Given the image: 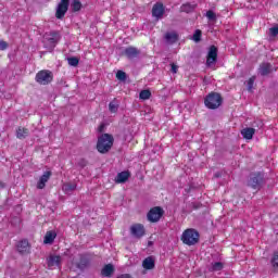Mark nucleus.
<instances>
[{
  "label": "nucleus",
  "mask_w": 278,
  "mask_h": 278,
  "mask_svg": "<svg viewBox=\"0 0 278 278\" xmlns=\"http://www.w3.org/2000/svg\"><path fill=\"white\" fill-rule=\"evenodd\" d=\"M192 10H194V5L192 4H184L181 7V12H186L187 14L192 12Z\"/></svg>",
  "instance_id": "c85d7f7f"
},
{
  "label": "nucleus",
  "mask_w": 278,
  "mask_h": 278,
  "mask_svg": "<svg viewBox=\"0 0 278 278\" xmlns=\"http://www.w3.org/2000/svg\"><path fill=\"white\" fill-rule=\"evenodd\" d=\"M67 64L70 66H79V58H76V56L67 58Z\"/></svg>",
  "instance_id": "393cba45"
},
{
  "label": "nucleus",
  "mask_w": 278,
  "mask_h": 278,
  "mask_svg": "<svg viewBox=\"0 0 278 278\" xmlns=\"http://www.w3.org/2000/svg\"><path fill=\"white\" fill-rule=\"evenodd\" d=\"M193 40H194V42H199L201 40V30L200 29L195 30V33L193 34Z\"/></svg>",
  "instance_id": "473e14b6"
},
{
  "label": "nucleus",
  "mask_w": 278,
  "mask_h": 278,
  "mask_svg": "<svg viewBox=\"0 0 278 278\" xmlns=\"http://www.w3.org/2000/svg\"><path fill=\"white\" fill-rule=\"evenodd\" d=\"M274 71H277V67L270 65V63H262L258 68L260 75L266 77V75H270Z\"/></svg>",
  "instance_id": "9d476101"
},
{
  "label": "nucleus",
  "mask_w": 278,
  "mask_h": 278,
  "mask_svg": "<svg viewBox=\"0 0 278 278\" xmlns=\"http://www.w3.org/2000/svg\"><path fill=\"white\" fill-rule=\"evenodd\" d=\"M116 79H118L119 81H125V79H127V74L123 71H117Z\"/></svg>",
  "instance_id": "cd10ccee"
},
{
  "label": "nucleus",
  "mask_w": 278,
  "mask_h": 278,
  "mask_svg": "<svg viewBox=\"0 0 278 278\" xmlns=\"http://www.w3.org/2000/svg\"><path fill=\"white\" fill-rule=\"evenodd\" d=\"M61 262H62V258L58 255H51L48 257L49 268H58Z\"/></svg>",
  "instance_id": "ddd939ff"
},
{
  "label": "nucleus",
  "mask_w": 278,
  "mask_h": 278,
  "mask_svg": "<svg viewBox=\"0 0 278 278\" xmlns=\"http://www.w3.org/2000/svg\"><path fill=\"white\" fill-rule=\"evenodd\" d=\"M211 110H216V108L217 106H215V105H211V106H208Z\"/></svg>",
  "instance_id": "58836bf2"
},
{
  "label": "nucleus",
  "mask_w": 278,
  "mask_h": 278,
  "mask_svg": "<svg viewBox=\"0 0 278 278\" xmlns=\"http://www.w3.org/2000/svg\"><path fill=\"white\" fill-rule=\"evenodd\" d=\"M223 104V97L219 93L212 92L210 93L205 100L204 105H222Z\"/></svg>",
  "instance_id": "423d86ee"
},
{
  "label": "nucleus",
  "mask_w": 278,
  "mask_h": 278,
  "mask_svg": "<svg viewBox=\"0 0 278 278\" xmlns=\"http://www.w3.org/2000/svg\"><path fill=\"white\" fill-rule=\"evenodd\" d=\"M180 240L187 247H194L199 242V231L194 228H188L182 232Z\"/></svg>",
  "instance_id": "f03ea898"
},
{
  "label": "nucleus",
  "mask_w": 278,
  "mask_h": 278,
  "mask_svg": "<svg viewBox=\"0 0 278 278\" xmlns=\"http://www.w3.org/2000/svg\"><path fill=\"white\" fill-rule=\"evenodd\" d=\"M270 36H278V27L269 28Z\"/></svg>",
  "instance_id": "f704fd0d"
},
{
  "label": "nucleus",
  "mask_w": 278,
  "mask_h": 278,
  "mask_svg": "<svg viewBox=\"0 0 278 278\" xmlns=\"http://www.w3.org/2000/svg\"><path fill=\"white\" fill-rule=\"evenodd\" d=\"M5 49H8V42L0 41V51H5Z\"/></svg>",
  "instance_id": "c9c22d12"
},
{
  "label": "nucleus",
  "mask_w": 278,
  "mask_h": 278,
  "mask_svg": "<svg viewBox=\"0 0 278 278\" xmlns=\"http://www.w3.org/2000/svg\"><path fill=\"white\" fill-rule=\"evenodd\" d=\"M212 270L217 273L218 270H223V263L216 262L212 265Z\"/></svg>",
  "instance_id": "c756f323"
},
{
  "label": "nucleus",
  "mask_w": 278,
  "mask_h": 278,
  "mask_svg": "<svg viewBox=\"0 0 278 278\" xmlns=\"http://www.w3.org/2000/svg\"><path fill=\"white\" fill-rule=\"evenodd\" d=\"M271 266L274 268H278V252L274 253V256L271 258Z\"/></svg>",
  "instance_id": "7c9ffc66"
},
{
  "label": "nucleus",
  "mask_w": 278,
  "mask_h": 278,
  "mask_svg": "<svg viewBox=\"0 0 278 278\" xmlns=\"http://www.w3.org/2000/svg\"><path fill=\"white\" fill-rule=\"evenodd\" d=\"M152 15L155 18H162V16H164V4H162V3L154 4V7L152 9Z\"/></svg>",
  "instance_id": "9b49d317"
},
{
  "label": "nucleus",
  "mask_w": 278,
  "mask_h": 278,
  "mask_svg": "<svg viewBox=\"0 0 278 278\" xmlns=\"http://www.w3.org/2000/svg\"><path fill=\"white\" fill-rule=\"evenodd\" d=\"M125 55L129 59L138 58V55H140V50H137L134 47L126 48Z\"/></svg>",
  "instance_id": "a211bd4d"
},
{
  "label": "nucleus",
  "mask_w": 278,
  "mask_h": 278,
  "mask_svg": "<svg viewBox=\"0 0 278 278\" xmlns=\"http://www.w3.org/2000/svg\"><path fill=\"white\" fill-rule=\"evenodd\" d=\"M255 84V77H251L249 80H248V90H253V85Z\"/></svg>",
  "instance_id": "72a5a7b5"
},
{
  "label": "nucleus",
  "mask_w": 278,
  "mask_h": 278,
  "mask_svg": "<svg viewBox=\"0 0 278 278\" xmlns=\"http://www.w3.org/2000/svg\"><path fill=\"white\" fill-rule=\"evenodd\" d=\"M216 60H218V49L215 46H211L206 59V65L212 66V64H216Z\"/></svg>",
  "instance_id": "6e6552de"
},
{
  "label": "nucleus",
  "mask_w": 278,
  "mask_h": 278,
  "mask_svg": "<svg viewBox=\"0 0 278 278\" xmlns=\"http://www.w3.org/2000/svg\"><path fill=\"white\" fill-rule=\"evenodd\" d=\"M130 233L134 238H142L144 236V226L142 224H134L130 226Z\"/></svg>",
  "instance_id": "1a4fd4ad"
},
{
  "label": "nucleus",
  "mask_w": 278,
  "mask_h": 278,
  "mask_svg": "<svg viewBox=\"0 0 278 278\" xmlns=\"http://www.w3.org/2000/svg\"><path fill=\"white\" fill-rule=\"evenodd\" d=\"M56 237H58V233H55V231L53 230L48 231L43 239L45 244H52L53 240H55Z\"/></svg>",
  "instance_id": "6ab92c4d"
},
{
  "label": "nucleus",
  "mask_w": 278,
  "mask_h": 278,
  "mask_svg": "<svg viewBox=\"0 0 278 278\" xmlns=\"http://www.w3.org/2000/svg\"><path fill=\"white\" fill-rule=\"evenodd\" d=\"M30 249L31 247L27 240H22L17 243V251L22 254L29 253Z\"/></svg>",
  "instance_id": "f8f14e48"
},
{
  "label": "nucleus",
  "mask_w": 278,
  "mask_h": 278,
  "mask_svg": "<svg viewBox=\"0 0 278 278\" xmlns=\"http://www.w3.org/2000/svg\"><path fill=\"white\" fill-rule=\"evenodd\" d=\"M260 176H256L250 179L249 186H251V188H254V190H257V188H260Z\"/></svg>",
  "instance_id": "5701e85b"
},
{
  "label": "nucleus",
  "mask_w": 278,
  "mask_h": 278,
  "mask_svg": "<svg viewBox=\"0 0 278 278\" xmlns=\"http://www.w3.org/2000/svg\"><path fill=\"white\" fill-rule=\"evenodd\" d=\"M142 267L146 270H153V268H155V261L153 260V257L149 256L144 258V261L142 262Z\"/></svg>",
  "instance_id": "2eb2a0df"
},
{
  "label": "nucleus",
  "mask_w": 278,
  "mask_h": 278,
  "mask_svg": "<svg viewBox=\"0 0 278 278\" xmlns=\"http://www.w3.org/2000/svg\"><path fill=\"white\" fill-rule=\"evenodd\" d=\"M206 18H208V21H216V13H214V11H207Z\"/></svg>",
  "instance_id": "2f4dec72"
},
{
  "label": "nucleus",
  "mask_w": 278,
  "mask_h": 278,
  "mask_svg": "<svg viewBox=\"0 0 278 278\" xmlns=\"http://www.w3.org/2000/svg\"><path fill=\"white\" fill-rule=\"evenodd\" d=\"M102 277H112L114 275V265L108 264L101 270Z\"/></svg>",
  "instance_id": "f3484780"
},
{
  "label": "nucleus",
  "mask_w": 278,
  "mask_h": 278,
  "mask_svg": "<svg viewBox=\"0 0 278 278\" xmlns=\"http://www.w3.org/2000/svg\"><path fill=\"white\" fill-rule=\"evenodd\" d=\"M61 38L62 37L60 36L59 31L46 33L43 35V39H42L45 49H47V51H53V49H55V46L58 45V42H60Z\"/></svg>",
  "instance_id": "f257e3e1"
},
{
  "label": "nucleus",
  "mask_w": 278,
  "mask_h": 278,
  "mask_svg": "<svg viewBox=\"0 0 278 278\" xmlns=\"http://www.w3.org/2000/svg\"><path fill=\"white\" fill-rule=\"evenodd\" d=\"M241 136H243V138L245 140H253V136H255V129L254 128H243L241 130Z\"/></svg>",
  "instance_id": "dca6fc26"
},
{
  "label": "nucleus",
  "mask_w": 278,
  "mask_h": 278,
  "mask_svg": "<svg viewBox=\"0 0 278 278\" xmlns=\"http://www.w3.org/2000/svg\"><path fill=\"white\" fill-rule=\"evenodd\" d=\"M77 188V185L75 184H65L63 185V190L68 194V192H73Z\"/></svg>",
  "instance_id": "a878e982"
},
{
  "label": "nucleus",
  "mask_w": 278,
  "mask_h": 278,
  "mask_svg": "<svg viewBox=\"0 0 278 278\" xmlns=\"http://www.w3.org/2000/svg\"><path fill=\"white\" fill-rule=\"evenodd\" d=\"M139 99H142L143 101H147V99H151V91L149 89L142 90L139 93Z\"/></svg>",
  "instance_id": "b1692460"
},
{
  "label": "nucleus",
  "mask_w": 278,
  "mask_h": 278,
  "mask_svg": "<svg viewBox=\"0 0 278 278\" xmlns=\"http://www.w3.org/2000/svg\"><path fill=\"white\" fill-rule=\"evenodd\" d=\"M27 136H29V130L23 127L17 128L16 138H18L20 140H23V138H27Z\"/></svg>",
  "instance_id": "4be33fe9"
},
{
  "label": "nucleus",
  "mask_w": 278,
  "mask_h": 278,
  "mask_svg": "<svg viewBox=\"0 0 278 278\" xmlns=\"http://www.w3.org/2000/svg\"><path fill=\"white\" fill-rule=\"evenodd\" d=\"M162 216H164V210L160 206H155L149 211L148 220H150V223H157Z\"/></svg>",
  "instance_id": "39448f33"
},
{
  "label": "nucleus",
  "mask_w": 278,
  "mask_h": 278,
  "mask_svg": "<svg viewBox=\"0 0 278 278\" xmlns=\"http://www.w3.org/2000/svg\"><path fill=\"white\" fill-rule=\"evenodd\" d=\"M66 12H68V0H61L55 12L56 18H64Z\"/></svg>",
  "instance_id": "0eeeda50"
},
{
  "label": "nucleus",
  "mask_w": 278,
  "mask_h": 278,
  "mask_svg": "<svg viewBox=\"0 0 278 278\" xmlns=\"http://www.w3.org/2000/svg\"><path fill=\"white\" fill-rule=\"evenodd\" d=\"M178 38H179V37L177 36V33H167V34L165 35V40H166V42H168L169 45H173V43L177 42Z\"/></svg>",
  "instance_id": "412c9836"
},
{
  "label": "nucleus",
  "mask_w": 278,
  "mask_h": 278,
  "mask_svg": "<svg viewBox=\"0 0 278 278\" xmlns=\"http://www.w3.org/2000/svg\"><path fill=\"white\" fill-rule=\"evenodd\" d=\"M178 68L179 67L175 63L172 64V73L176 74Z\"/></svg>",
  "instance_id": "e433bc0d"
},
{
  "label": "nucleus",
  "mask_w": 278,
  "mask_h": 278,
  "mask_svg": "<svg viewBox=\"0 0 278 278\" xmlns=\"http://www.w3.org/2000/svg\"><path fill=\"white\" fill-rule=\"evenodd\" d=\"M109 110H110V112H116L118 110V106L111 105Z\"/></svg>",
  "instance_id": "4c0bfd02"
},
{
  "label": "nucleus",
  "mask_w": 278,
  "mask_h": 278,
  "mask_svg": "<svg viewBox=\"0 0 278 278\" xmlns=\"http://www.w3.org/2000/svg\"><path fill=\"white\" fill-rule=\"evenodd\" d=\"M51 177V172H46L40 178L39 181L37 182V188L39 190H42V188H45V186H47V181H49Z\"/></svg>",
  "instance_id": "4468645a"
},
{
  "label": "nucleus",
  "mask_w": 278,
  "mask_h": 278,
  "mask_svg": "<svg viewBox=\"0 0 278 278\" xmlns=\"http://www.w3.org/2000/svg\"><path fill=\"white\" fill-rule=\"evenodd\" d=\"M72 10L73 12H79L81 10V2L79 0H73Z\"/></svg>",
  "instance_id": "bb28decb"
},
{
  "label": "nucleus",
  "mask_w": 278,
  "mask_h": 278,
  "mask_svg": "<svg viewBox=\"0 0 278 278\" xmlns=\"http://www.w3.org/2000/svg\"><path fill=\"white\" fill-rule=\"evenodd\" d=\"M35 80L40 86H49L53 81V72L49 70H41L36 74Z\"/></svg>",
  "instance_id": "20e7f679"
},
{
  "label": "nucleus",
  "mask_w": 278,
  "mask_h": 278,
  "mask_svg": "<svg viewBox=\"0 0 278 278\" xmlns=\"http://www.w3.org/2000/svg\"><path fill=\"white\" fill-rule=\"evenodd\" d=\"M114 144V138L112 135L104 134L98 139L97 149L99 153H108Z\"/></svg>",
  "instance_id": "7ed1b4c3"
},
{
  "label": "nucleus",
  "mask_w": 278,
  "mask_h": 278,
  "mask_svg": "<svg viewBox=\"0 0 278 278\" xmlns=\"http://www.w3.org/2000/svg\"><path fill=\"white\" fill-rule=\"evenodd\" d=\"M127 179H129V172H122V173L117 174L115 181H116V184H125V181H127Z\"/></svg>",
  "instance_id": "aec40b11"
}]
</instances>
